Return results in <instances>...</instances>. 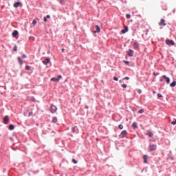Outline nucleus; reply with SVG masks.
Masks as SVG:
<instances>
[{"instance_id":"nucleus-6","label":"nucleus","mask_w":176,"mask_h":176,"mask_svg":"<svg viewBox=\"0 0 176 176\" xmlns=\"http://www.w3.org/2000/svg\"><path fill=\"white\" fill-rule=\"evenodd\" d=\"M3 123H4V124H8V123H9V116H6L3 118Z\"/></svg>"},{"instance_id":"nucleus-35","label":"nucleus","mask_w":176,"mask_h":176,"mask_svg":"<svg viewBox=\"0 0 176 176\" xmlns=\"http://www.w3.org/2000/svg\"><path fill=\"white\" fill-rule=\"evenodd\" d=\"M113 80H116V82H118V80H119V79L118 78V77H114Z\"/></svg>"},{"instance_id":"nucleus-17","label":"nucleus","mask_w":176,"mask_h":176,"mask_svg":"<svg viewBox=\"0 0 176 176\" xmlns=\"http://www.w3.org/2000/svg\"><path fill=\"white\" fill-rule=\"evenodd\" d=\"M58 2L61 4V5H64V3H65V2H67V0H58Z\"/></svg>"},{"instance_id":"nucleus-44","label":"nucleus","mask_w":176,"mask_h":176,"mask_svg":"<svg viewBox=\"0 0 176 176\" xmlns=\"http://www.w3.org/2000/svg\"><path fill=\"white\" fill-rule=\"evenodd\" d=\"M65 49L63 48V49H62V53H64V52H65Z\"/></svg>"},{"instance_id":"nucleus-28","label":"nucleus","mask_w":176,"mask_h":176,"mask_svg":"<svg viewBox=\"0 0 176 176\" xmlns=\"http://www.w3.org/2000/svg\"><path fill=\"white\" fill-rule=\"evenodd\" d=\"M126 19H130V17H131V15H130V14H127L126 15Z\"/></svg>"},{"instance_id":"nucleus-42","label":"nucleus","mask_w":176,"mask_h":176,"mask_svg":"<svg viewBox=\"0 0 176 176\" xmlns=\"http://www.w3.org/2000/svg\"><path fill=\"white\" fill-rule=\"evenodd\" d=\"M124 79L126 80H129V79H130V78L129 77H125Z\"/></svg>"},{"instance_id":"nucleus-27","label":"nucleus","mask_w":176,"mask_h":176,"mask_svg":"<svg viewBox=\"0 0 176 176\" xmlns=\"http://www.w3.org/2000/svg\"><path fill=\"white\" fill-rule=\"evenodd\" d=\"M32 25H36V20H35V19L33 20Z\"/></svg>"},{"instance_id":"nucleus-15","label":"nucleus","mask_w":176,"mask_h":176,"mask_svg":"<svg viewBox=\"0 0 176 176\" xmlns=\"http://www.w3.org/2000/svg\"><path fill=\"white\" fill-rule=\"evenodd\" d=\"M170 87H175V86H176V81L175 80L173 81V82L170 83Z\"/></svg>"},{"instance_id":"nucleus-41","label":"nucleus","mask_w":176,"mask_h":176,"mask_svg":"<svg viewBox=\"0 0 176 176\" xmlns=\"http://www.w3.org/2000/svg\"><path fill=\"white\" fill-rule=\"evenodd\" d=\"M154 76H157L159 75V73H153Z\"/></svg>"},{"instance_id":"nucleus-32","label":"nucleus","mask_w":176,"mask_h":176,"mask_svg":"<svg viewBox=\"0 0 176 176\" xmlns=\"http://www.w3.org/2000/svg\"><path fill=\"white\" fill-rule=\"evenodd\" d=\"M157 97H158L159 98H162V97H163V96H162L161 94H157Z\"/></svg>"},{"instance_id":"nucleus-38","label":"nucleus","mask_w":176,"mask_h":176,"mask_svg":"<svg viewBox=\"0 0 176 176\" xmlns=\"http://www.w3.org/2000/svg\"><path fill=\"white\" fill-rule=\"evenodd\" d=\"M33 115H34V113L32 112L29 113V116H32Z\"/></svg>"},{"instance_id":"nucleus-3","label":"nucleus","mask_w":176,"mask_h":176,"mask_svg":"<svg viewBox=\"0 0 176 176\" xmlns=\"http://www.w3.org/2000/svg\"><path fill=\"white\" fill-rule=\"evenodd\" d=\"M156 148H157V146H156V144L150 145L149 152H152L153 151H156Z\"/></svg>"},{"instance_id":"nucleus-5","label":"nucleus","mask_w":176,"mask_h":176,"mask_svg":"<svg viewBox=\"0 0 176 176\" xmlns=\"http://www.w3.org/2000/svg\"><path fill=\"white\" fill-rule=\"evenodd\" d=\"M57 111V107L54 106V104H52L50 107V111L52 113H54Z\"/></svg>"},{"instance_id":"nucleus-24","label":"nucleus","mask_w":176,"mask_h":176,"mask_svg":"<svg viewBox=\"0 0 176 176\" xmlns=\"http://www.w3.org/2000/svg\"><path fill=\"white\" fill-rule=\"evenodd\" d=\"M25 69H26V71H30L31 69V67L25 66Z\"/></svg>"},{"instance_id":"nucleus-14","label":"nucleus","mask_w":176,"mask_h":176,"mask_svg":"<svg viewBox=\"0 0 176 176\" xmlns=\"http://www.w3.org/2000/svg\"><path fill=\"white\" fill-rule=\"evenodd\" d=\"M127 31H129V28L128 27H125L124 30H122V34H126V32H127Z\"/></svg>"},{"instance_id":"nucleus-9","label":"nucleus","mask_w":176,"mask_h":176,"mask_svg":"<svg viewBox=\"0 0 176 176\" xmlns=\"http://www.w3.org/2000/svg\"><path fill=\"white\" fill-rule=\"evenodd\" d=\"M96 30L94 31V34H97V32H100V26H98V25H96Z\"/></svg>"},{"instance_id":"nucleus-13","label":"nucleus","mask_w":176,"mask_h":176,"mask_svg":"<svg viewBox=\"0 0 176 176\" xmlns=\"http://www.w3.org/2000/svg\"><path fill=\"white\" fill-rule=\"evenodd\" d=\"M143 159H144V163H148V155H144Z\"/></svg>"},{"instance_id":"nucleus-37","label":"nucleus","mask_w":176,"mask_h":176,"mask_svg":"<svg viewBox=\"0 0 176 176\" xmlns=\"http://www.w3.org/2000/svg\"><path fill=\"white\" fill-rule=\"evenodd\" d=\"M22 58H27V56L25 54H23Z\"/></svg>"},{"instance_id":"nucleus-18","label":"nucleus","mask_w":176,"mask_h":176,"mask_svg":"<svg viewBox=\"0 0 176 176\" xmlns=\"http://www.w3.org/2000/svg\"><path fill=\"white\" fill-rule=\"evenodd\" d=\"M132 127H133V129H138V126H137V122H133L132 124Z\"/></svg>"},{"instance_id":"nucleus-7","label":"nucleus","mask_w":176,"mask_h":176,"mask_svg":"<svg viewBox=\"0 0 176 176\" xmlns=\"http://www.w3.org/2000/svg\"><path fill=\"white\" fill-rule=\"evenodd\" d=\"M159 25H160L161 27H165V25H166V20L161 19L160 22L159 23Z\"/></svg>"},{"instance_id":"nucleus-33","label":"nucleus","mask_w":176,"mask_h":176,"mask_svg":"<svg viewBox=\"0 0 176 176\" xmlns=\"http://www.w3.org/2000/svg\"><path fill=\"white\" fill-rule=\"evenodd\" d=\"M119 129H120V130H123V125L122 124H120L119 125Z\"/></svg>"},{"instance_id":"nucleus-2","label":"nucleus","mask_w":176,"mask_h":176,"mask_svg":"<svg viewBox=\"0 0 176 176\" xmlns=\"http://www.w3.org/2000/svg\"><path fill=\"white\" fill-rule=\"evenodd\" d=\"M63 78L62 75H59L58 76V78L54 77L52 78H51V80L52 82H60V79H61Z\"/></svg>"},{"instance_id":"nucleus-19","label":"nucleus","mask_w":176,"mask_h":176,"mask_svg":"<svg viewBox=\"0 0 176 176\" xmlns=\"http://www.w3.org/2000/svg\"><path fill=\"white\" fill-rule=\"evenodd\" d=\"M21 3L20 2H16L14 4V8H17L18 6H20V4Z\"/></svg>"},{"instance_id":"nucleus-20","label":"nucleus","mask_w":176,"mask_h":176,"mask_svg":"<svg viewBox=\"0 0 176 176\" xmlns=\"http://www.w3.org/2000/svg\"><path fill=\"white\" fill-rule=\"evenodd\" d=\"M138 47H139L138 43H133V47H134L135 49H138Z\"/></svg>"},{"instance_id":"nucleus-22","label":"nucleus","mask_w":176,"mask_h":176,"mask_svg":"<svg viewBox=\"0 0 176 176\" xmlns=\"http://www.w3.org/2000/svg\"><path fill=\"white\" fill-rule=\"evenodd\" d=\"M18 61L19 64H21V65L23 64V60L21 59V58L18 57Z\"/></svg>"},{"instance_id":"nucleus-31","label":"nucleus","mask_w":176,"mask_h":176,"mask_svg":"<svg viewBox=\"0 0 176 176\" xmlns=\"http://www.w3.org/2000/svg\"><path fill=\"white\" fill-rule=\"evenodd\" d=\"M75 129H76V126L72 128V133H75Z\"/></svg>"},{"instance_id":"nucleus-29","label":"nucleus","mask_w":176,"mask_h":176,"mask_svg":"<svg viewBox=\"0 0 176 176\" xmlns=\"http://www.w3.org/2000/svg\"><path fill=\"white\" fill-rule=\"evenodd\" d=\"M124 63L125 64H126V65H129L130 64V62L127 61V60H124Z\"/></svg>"},{"instance_id":"nucleus-1","label":"nucleus","mask_w":176,"mask_h":176,"mask_svg":"<svg viewBox=\"0 0 176 176\" xmlns=\"http://www.w3.org/2000/svg\"><path fill=\"white\" fill-rule=\"evenodd\" d=\"M166 45H168L169 46H174L175 45V43L173 40L166 39Z\"/></svg>"},{"instance_id":"nucleus-11","label":"nucleus","mask_w":176,"mask_h":176,"mask_svg":"<svg viewBox=\"0 0 176 176\" xmlns=\"http://www.w3.org/2000/svg\"><path fill=\"white\" fill-rule=\"evenodd\" d=\"M162 78H163V79H166V83H168V84L170 83V78L167 77V76L164 75L162 76Z\"/></svg>"},{"instance_id":"nucleus-36","label":"nucleus","mask_w":176,"mask_h":176,"mask_svg":"<svg viewBox=\"0 0 176 176\" xmlns=\"http://www.w3.org/2000/svg\"><path fill=\"white\" fill-rule=\"evenodd\" d=\"M138 94H141V93H142V91L141 89H138Z\"/></svg>"},{"instance_id":"nucleus-30","label":"nucleus","mask_w":176,"mask_h":176,"mask_svg":"<svg viewBox=\"0 0 176 176\" xmlns=\"http://www.w3.org/2000/svg\"><path fill=\"white\" fill-rule=\"evenodd\" d=\"M122 87H123L124 89H126V87H127V85L123 84L122 85Z\"/></svg>"},{"instance_id":"nucleus-12","label":"nucleus","mask_w":176,"mask_h":176,"mask_svg":"<svg viewBox=\"0 0 176 176\" xmlns=\"http://www.w3.org/2000/svg\"><path fill=\"white\" fill-rule=\"evenodd\" d=\"M17 35H19V32L17 30H14L13 32H12V36L14 38H16V36H17Z\"/></svg>"},{"instance_id":"nucleus-21","label":"nucleus","mask_w":176,"mask_h":176,"mask_svg":"<svg viewBox=\"0 0 176 176\" xmlns=\"http://www.w3.org/2000/svg\"><path fill=\"white\" fill-rule=\"evenodd\" d=\"M9 130H14V125L10 124L9 126Z\"/></svg>"},{"instance_id":"nucleus-43","label":"nucleus","mask_w":176,"mask_h":176,"mask_svg":"<svg viewBox=\"0 0 176 176\" xmlns=\"http://www.w3.org/2000/svg\"><path fill=\"white\" fill-rule=\"evenodd\" d=\"M47 19H50V15H47V16H45Z\"/></svg>"},{"instance_id":"nucleus-39","label":"nucleus","mask_w":176,"mask_h":176,"mask_svg":"<svg viewBox=\"0 0 176 176\" xmlns=\"http://www.w3.org/2000/svg\"><path fill=\"white\" fill-rule=\"evenodd\" d=\"M171 124H173V125L176 124V120H175V121L172 122Z\"/></svg>"},{"instance_id":"nucleus-26","label":"nucleus","mask_w":176,"mask_h":176,"mask_svg":"<svg viewBox=\"0 0 176 176\" xmlns=\"http://www.w3.org/2000/svg\"><path fill=\"white\" fill-rule=\"evenodd\" d=\"M72 163H74V164H78V161H76V160L73 159L72 160Z\"/></svg>"},{"instance_id":"nucleus-16","label":"nucleus","mask_w":176,"mask_h":176,"mask_svg":"<svg viewBox=\"0 0 176 176\" xmlns=\"http://www.w3.org/2000/svg\"><path fill=\"white\" fill-rule=\"evenodd\" d=\"M147 135H148V137H150V138H152L153 137V133L151 131H148L147 133Z\"/></svg>"},{"instance_id":"nucleus-8","label":"nucleus","mask_w":176,"mask_h":176,"mask_svg":"<svg viewBox=\"0 0 176 176\" xmlns=\"http://www.w3.org/2000/svg\"><path fill=\"white\" fill-rule=\"evenodd\" d=\"M126 135H127V131H123L120 134L121 138H124V137H126Z\"/></svg>"},{"instance_id":"nucleus-45","label":"nucleus","mask_w":176,"mask_h":176,"mask_svg":"<svg viewBox=\"0 0 176 176\" xmlns=\"http://www.w3.org/2000/svg\"><path fill=\"white\" fill-rule=\"evenodd\" d=\"M160 82H163V80L162 78L160 79Z\"/></svg>"},{"instance_id":"nucleus-4","label":"nucleus","mask_w":176,"mask_h":176,"mask_svg":"<svg viewBox=\"0 0 176 176\" xmlns=\"http://www.w3.org/2000/svg\"><path fill=\"white\" fill-rule=\"evenodd\" d=\"M126 54L129 57H133V56H134V51H133V50H129L128 51H126Z\"/></svg>"},{"instance_id":"nucleus-34","label":"nucleus","mask_w":176,"mask_h":176,"mask_svg":"<svg viewBox=\"0 0 176 176\" xmlns=\"http://www.w3.org/2000/svg\"><path fill=\"white\" fill-rule=\"evenodd\" d=\"M14 52H17V47L15 45L14 49H13Z\"/></svg>"},{"instance_id":"nucleus-23","label":"nucleus","mask_w":176,"mask_h":176,"mask_svg":"<svg viewBox=\"0 0 176 176\" xmlns=\"http://www.w3.org/2000/svg\"><path fill=\"white\" fill-rule=\"evenodd\" d=\"M52 123H57V118L56 117H54L52 119Z\"/></svg>"},{"instance_id":"nucleus-40","label":"nucleus","mask_w":176,"mask_h":176,"mask_svg":"<svg viewBox=\"0 0 176 176\" xmlns=\"http://www.w3.org/2000/svg\"><path fill=\"white\" fill-rule=\"evenodd\" d=\"M44 21H45V23L47 22V18H46V16L44 17Z\"/></svg>"},{"instance_id":"nucleus-10","label":"nucleus","mask_w":176,"mask_h":176,"mask_svg":"<svg viewBox=\"0 0 176 176\" xmlns=\"http://www.w3.org/2000/svg\"><path fill=\"white\" fill-rule=\"evenodd\" d=\"M49 63H50V58H47L43 61V64H44L45 65H47V64H49Z\"/></svg>"},{"instance_id":"nucleus-25","label":"nucleus","mask_w":176,"mask_h":176,"mask_svg":"<svg viewBox=\"0 0 176 176\" xmlns=\"http://www.w3.org/2000/svg\"><path fill=\"white\" fill-rule=\"evenodd\" d=\"M144 109H142L138 111V113H144Z\"/></svg>"}]
</instances>
